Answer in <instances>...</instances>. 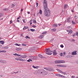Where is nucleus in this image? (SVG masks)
Segmentation results:
<instances>
[{
    "label": "nucleus",
    "mask_w": 78,
    "mask_h": 78,
    "mask_svg": "<svg viewBox=\"0 0 78 78\" xmlns=\"http://www.w3.org/2000/svg\"><path fill=\"white\" fill-rule=\"evenodd\" d=\"M43 3L44 6V16L47 17H49L50 16V11L47 6V1L46 0H44L43 2Z\"/></svg>",
    "instance_id": "1"
},
{
    "label": "nucleus",
    "mask_w": 78,
    "mask_h": 78,
    "mask_svg": "<svg viewBox=\"0 0 78 78\" xmlns=\"http://www.w3.org/2000/svg\"><path fill=\"white\" fill-rule=\"evenodd\" d=\"M45 51L47 52L46 53V54H47V55H51V54H52V53L51 52V51H50V48H46L45 49Z\"/></svg>",
    "instance_id": "2"
},
{
    "label": "nucleus",
    "mask_w": 78,
    "mask_h": 78,
    "mask_svg": "<svg viewBox=\"0 0 78 78\" xmlns=\"http://www.w3.org/2000/svg\"><path fill=\"white\" fill-rule=\"evenodd\" d=\"M44 69H45L46 70H48V71H51V72H53L54 71V70L53 69V68H46L44 67Z\"/></svg>",
    "instance_id": "3"
},
{
    "label": "nucleus",
    "mask_w": 78,
    "mask_h": 78,
    "mask_svg": "<svg viewBox=\"0 0 78 78\" xmlns=\"http://www.w3.org/2000/svg\"><path fill=\"white\" fill-rule=\"evenodd\" d=\"M35 50V47H33L30 48L29 49V51L30 52H33Z\"/></svg>",
    "instance_id": "4"
},
{
    "label": "nucleus",
    "mask_w": 78,
    "mask_h": 78,
    "mask_svg": "<svg viewBox=\"0 0 78 78\" xmlns=\"http://www.w3.org/2000/svg\"><path fill=\"white\" fill-rule=\"evenodd\" d=\"M55 75H56V76H59V77H62V78H66V77L65 76H64L61 75L59 74H55Z\"/></svg>",
    "instance_id": "5"
},
{
    "label": "nucleus",
    "mask_w": 78,
    "mask_h": 78,
    "mask_svg": "<svg viewBox=\"0 0 78 78\" xmlns=\"http://www.w3.org/2000/svg\"><path fill=\"white\" fill-rule=\"evenodd\" d=\"M0 62H2V63H3L4 64H6V63H7V62L6 61L3 60H0Z\"/></svg>",
    "instance_id": "6"
},
{
    "label": "nucleus",
    "mask_w": 78,
    "mask_h": 78,
    "mask_svg": "<svg viewBox=\"0 0 78 78\" xmlns=\"http://www.w3.org/2000/svg\"><path fill=\"white\" fill-rule=\"evenodd\" d=\"M53 53L54 55H57V53L56 52V50H53Z\"/></svg>",
    "instance_id": "7"
},
{
    "label": "nucleus",
    "mask_w": 78,
    "mask_h": 78,
    "mask_svg": "<svg viewBox=\"0 0 78 78\" xmlns=\"http://www.w3.org/2000/svg\"><path fill=\"white\" fill-rule=\"evenodd\" d=\"M71 18L70 17H69L67 19V22H68V23H71V22H70V21L69 19H70Z\"/></svg>",
    "instance_id": "8"
},
{
    "label": "nucleus",
    "mask_w": 78,
    "mask_h": 78,
    "mask_svg": "<svg viewBox=\"0 0 78 78\" xmlns=\"http://www.w3.org/2000/svg\"><path fill=\"white\" fill-rule=\"evenodd\" d=\"M56 70H57L58 72H59L60 73H63V72L61 71V70L57 69H56Z\"/></svg>",
    "instance_id": "9"
},
{
    "label": "nucleus",
    "mask_w": 78,
    "mask_h": 78,
    "mask_svg": "<svg viewBox=\"0 0 78 78\" xmlns=\"http://www.w3.org/2000/svg\"><path fill=\"white\" fill-rule=\"evenodd\" d=\"M76 52H77V51H74L72 52V55H76L77 53H76Z\"/></svg>",
    "instance_id": "10"
},
{
    "label": "nucleus",
    "mask_w": 78,
    "mask_h": 78,
    "mask_svg": "<svg viewBox=\"0 0 78 78\" xmlns=\"http://www.w3.org/2000/svg\"><path fill=\"white\" fill-rule=\"evenodd\" d=\"M60 60H56L55 61V62L56 64H60Z\"/></svg>",
    "instance_id": "11"
},
{
    "label": "nucleus",
    "mask_w": 78,
    "mask_h": 78,
    "mask_svg": "<svg viewBox=\"0 0 78 78\" xmlns=\"http://www.w3.org/2000/svg\"><path fill=\"white\" fill-rule=\"evenodd\" d=\"M67 6H68V5H67L66 4H65L64 7V9H67Z\"/></svg>",
    "instance_id": "12"
},
{
    "label": "nucleus",
    "mask_w": 78,
    "mask_h": 78,
    "mask_svg": "<svg viewBox=\"0 0 78 78\" xmlns=\"http://www.w3.org/2000/svg\"><path fill=\"white\" fill-rule=\"evenodd\" d=\"M16 50H17V51H20V50H22V48H16Z\"/></svg>",
    "instance_id": "13"
},
{
    "label": "nucleus",
    "mask_w": 78,
    "mask_h": 78,
    "mask_svg": "<svg viewBox=\"0 0 78 78\" xmlns=\"http://www.w3.org/2000/svg\"><path fill=\"white\" fill-rule=\"evenodd\" d=\"M39 57L41 58H44V57H43L42 55L41 54H39L38 55Z\"/></svg>",
    "instance_id": "14"
},
{
    "label": "nucleus",
    "mask_w": 78,
    "mask_h": 78,
    "mask_svg": "<svg viewBox=\"0 0 78 78\" xmlns=\"http://www.w3.org/2000/svg\"><path fill=\"white\" fill-rule=\"evenodd\" d=\"M72 56L70 55H68L66 56L65 58H66V59H67V58H72Z\"/></svg>",
    "instance_id": "15"
},
{
    "label": "nucleus",
    "mask_w": 78,
    "mask_h": 78,
    "mask_svg": "<svg viewBox=\"0 0 78 78\" xmlns=\"http://www.w3.org/2000/svg\"><path fill=\"white\" fill-rule=\"evenodd\" d=\"M44 36V35H41L40 36V37H39V38L40 39H42Z\"/></svg>",
    "instance_id": "16"
},
{
    "label": "nucleus",
    "mask_w": 78,
    "mask_h": 78,
    "mask_svg": "<svg viewBox=\"0 0 78 78\" xmlns=\"http://www.w3.org/2000/svg\"><path fill=\"white\" fill-rule=\"evenodd\" d=\"M68 31H69L70 34H72L73 33V31L72 30H68Z\"/></svg>",
    "instance_id": "17"
},
{
    "label": "nucleus",
    "mask_w": 78,
    "mask_h": 78,
    "mask_svg": "<svg viewBox=\"0 0 78 78\" xmlns=\"http://www.w3.org/2000/svg\"><path fill=\"white\" fill-rule=\"evenodd\" d=\"M60 63H65V62L64 60H60Z\"/></svg>",
    "instance_id": "18"
},
{
    "label": "nucleus",
    "mask_w": 78,
    "mask_h": 78,
    "mask_svg": "<svg viewBox=\"0 0 78 78\" xmlns=\"http://www.w3.org/2000/svg\"><path fill=\"white\" fill-rule=\"evenodd\" d=\"M28 28V27H26V26H25L23 28V30H25V29H27Z\"/></svg>",
    "instance_id": "19"
},
{
    "label": "nucleus",
    "mask_w": 78,
    "mask_h": 78,
    "mask_svg": "<svg viewBox=\"0 0 78 78\" xmlns=\"http://www.w3.org/2000/svg\"><path fill=\"white\" fill-rule=\"evenodd\" d=\"M0 43H1V44L3 45L4 44V41H0Z\"/></svg>",
    "instance_id": "20"
},
{
    "label": "nucleus",
    "mask_w": 78,
    "mask_h": 78,
    "mask_svg": "<svg viewBox=\"0 0 78 78\" xmlns=\"http://www.w3.org/2000/svg\"><path fill=\"white\" fill-rule=\"evenodd\" d=\"M15 59H16V60H17L18 61H20V60H21V58H16Z\"/></svg>",
    "instance_id": "21"
},
{
    "label": "nucleus",
    "mask_w": 78,
    "mask_h": 78,
    "mask_svg": "<svg viewBox=\"0 0 78 78\" xmlns=\"http://www.w3.org/2000/svg\"><path fill=\"white\" fill-rule=\"evenodd\" d=\"M41 73H44L45 72V70L44 69H41Z\"/></svg>",
    "instance_id": "22"
},
{
    "label": "nucleus",
    "mask_w": 78,
    "mask_h": 78,
    "mask_svg": "<svg viewBox=\"0 0 78 78\" xmlns=\"http://www.w3.org/2000/svg\"><path fill=\"white\" fill-rule=\"evenodd\" d=\"M61 67H67V66L65 65H61Z\"/></svg>",
    "instance_id": "23"
},
{
    "label": "nucleus",
    "mask_w": 78,
    "mask_h": 78,
    "mask_svg": "<svg viewBox=\"0 0 78 78\" xmlns=\"http://www.w3.org/2000/svg\"><path fill=\"white\" fill-rule=\"evenodd\" d=\"M37 59V56L34 57V60H36V59Z\"/></svg>",
    "instance_id": "24"
},
{
    "label": "nucleus",
    "mask_w": 78,
    "mask_h": 78,
    "mask_svg": "<svg viewBox=\"0 0 78 78\" xmlns=\"http://www.w3.org/2000/svg\"><path fill=\"white\" fill-rule=\"evenodd\" d=\"M53 27H58V25L56 24H55L53 25Z\"/></svg>",
    "instance_id": "25"
},
{
    "label": "nucleus",
    "mask_w": 78,
    "mask_h": 78,
    "mask_svg": "<svg viewBox=\"0 0 78 78\" xmlns=\"http://www.w3.org/2000/svg\"><path fill=\"white\" fill-rule=\"evenodd\" d=\"M37 73H38V71H36L34 72V75H36V74H37Z\"/></svg>",
    "instance_id": "26"
},
{
    "label": "nucleus",
    "mask_w": 78,
    "mask_h": 78,
    "mask_svg": "<svg viewBox=\"0 0 78 78\" xmlns=\"http://www.w3.org/2000/svg\"><path fill=\"white\" fill-rule=\"evenodd\" d=\"M39 13L40 14H42V10H40Z\"/></svg>",
    "instance_id": "27"
},
{
    "label": "nucleus",
    "mask_w": 78,
    "mask_h": 78,
    "mask_svg": "<svg viewBox=\"0 0 78 78\" xmlns=\"http://www.w3.org/2000/svg\"><path fill=\"white\" fill-rule=\"evenodd\" d=\"M30 31H32V32H33L34 31H35V29H30Z\"/></svg>",
    "instance_id": "28"
},
{
    "label": "nucleus",
    "mask_w": 78,
    "mask_h": 78,
    "mask_svg": "<svg viewBox=\"0 0 78 78\" xmlns=\"http://www.w3.org/2000/svg\"><path fill=\"white\" fill-rule=\"evenodd\" d=\"M3 16V13H0V17H2V16Z\"/></svg>",
    "instance_id": "29"
},
{
    "label": "nucleus",
    "mask_w": 78,
    "mask_h": 78,
    "mask_svg": "<svg viewBox=\"0 0 78 78\" xmlns=\"http://www.w3.org/2000/svg\"><path fill=\"white\" fill-rule=\"evenodd\" d=\"M27 62H30V61H32V59H29L27 60Z\"/></svg>",
    "instance_id": "30"
},
{
    "label": "nucleus",
    "mask_w": 78,
    "mask_h": 78,
    "mask_svg": "<svg viewBox=\"0 0 78 78\" xmlns=\"http://www.w3.org/2000/svg\"><path fill=\"white\" fill-rule=\"evenodd\" d=\"M54 40V38H52L51 40L49 41L50 42H53V41Z\"/></svg>",
    "instance_id": "31"
},
{
    "label": "nucleus",
    "mask_w": 78,
    "mask_h": 78,
    "mask_svg": "<svg viewBox=\"0 0 78 78\" xmlns=\"http://www.w3.org/2000/svg\"><path fill=\"white\" fill-rule=\"evenodd\" d=\"M38 72L39 73H41V69L38 71Z\"/></svg>",
    "instance_id": "32"
},
{
    "label": "nucleus",
    "mask_w": 78,
    "mask_h": 78,
    "mask_svg": "<svg viewBox=\"0 0 78 78\" xmlns=\"http://www.w3.org/2000/svg\"><path fill=\"white\" fill-rule=\"evenodd\" d=\"M72 23L73 25H75V22L73 20L72 21Z\"/></svg>",
    "instance_id": "33"
},
{
    "label": "nucleus",
    "mask_w": 78,
    "mask_h": 78,
    "mask_svg": "<svg viewBox=\"0 0 78 78\" xmlns=\"http://www.w3.org/2000/svg\"><path fill=\"white\" fill-rule=\"evenodd\" d=\"M47 32L46 31L44 33H42V34H47Z\"/></svg>",
    "instance_id": "34"
},
{
    "label": "nucleus",
    "mask_w": 78,
    "mask_h": 78,
    "mask_svg": "<svg viewBox=\"0 0 78 78\" xmlns=\"http://www.w3.org/2000/svg\"><path fill=\"white\" fill-rule=\"evenodd\" d=\"M51 30H52L53 31H55L56 30V29H53Z\"/></svg>",
    "instance_id": "35"
},
{
    "label": "nucleus",
    "mask_w": 78,
    "mask_h": 78,
    "mask_svg": "<svg viewBox=\"0 0 78 78\" xmlns=\"http://www.w3.org/2000/svg\"><path fill=\"white\" fill-rule=\"evenodd\" d=\"M20 61H25L26 60L25 59H23L22 58H21Z\"/></svg>",
    "instance_id": "36"
},
{
    "label": "nucleus",
    "mask_w": 78,
    "mask_h": 78,
    "mask_svg": "<svg viewBox=\"0 0 78 78\" xmlns=\"http://www.w3.org/2000/svg\"><path fill=\"white\" fill-rule=\"evenodd\" d=\"M68 29H72V27H68Z\"/></svg>",
    "instance_id": "37"
},
{
    "label": "nucleus",
    "mask_w": 78,
    "mask_h": 78,
    "mask_svg": "<svg viewBox=\"0 0 78 78\" xmlns=\"http://www.w3.org/2000/svg\"><path fill=\"white\" fill-rule=\"evenodd\" d=\"M2 51V53H3V52L5 53L6 52V51L5 50H3Z\"/></svg>",
    "instance_id": "38"
},
{
    "label": "nucleus",
    "mask_w": 78,
    "mask_h": 78,
    "mask_svg": "<svg viewBox=\"0 0 78 78\" xmlns=\"http://www.w3.org/2000/svg\"><path fill=\"white\" fill-rule=\"evenodd\" d=\"M57 67H61V65H57Z\"/></svg>",
    "instance_id": "39"
},
{
    "label": "nucleus",
    "mask_w": 78,
    "mask_h": 78,
    "mask_svg": "<svg viewBox=\"0 0 78 78\" xmlns=\"http://www.w3.org/2000/svg\"><path fill=\"white\" fill-rule=\"evenodd\" d=\"M23 58H27V55H23Z\"/></svg>",
    "instance_id": "40"
},
{
    "label": "nucleus",
    "mask_w": 78,
    "mask_h": 78,
    "mask_svg": "<svg viewBox=\"0 0 78 78\" xmlns=\"http://www.w3.org/2000/svg\"><path fill=\"white\" fill-rule=\"evenodd\" d=\"M4 48H5V49H8V46L4 47Z\"/></svg>",
    "instance_id": "41"
},
{
    "label": "nucleus",
    "mask_w": 78,
    "mask_h": 78,
    "mask_svg": "<svg viewBox=\"0 0 78 78\" xmlns=\"http://www.w3.org/2000/svg\"><path fill=\"white\" fill-rule=\"evenodd\" d=\"M8 10V9H3V11H7Z\"/></svg>",
    "instance_id": "42"
},
{
    "label": "nucleus",
    "mask_w": 78,
    "mask_h": 78,
    "mask_svg": "<svg viewBox=\"0 0 78 78\" xmlns=\"http://www.w3.org/2000/svg\"><path fill=\"white\" fill-rule=\"evenodd\" d=\"M59 55L61 56H62V53H60Z\"/></svg>",
    "instance_id": "43"
},
{
    "label": "nucleus",
    "mask_w": 78,
    "mask_h": 78,
    "mask_svg": "<svg viewBox=\"0 0 78 78\" xmlns=\"http://www.w3.org/2000/svg\"><path fill=\"white\" fill-rule=\"evenodd\" d=\"M74 17L75 19H77V18H78V17H77V16H74Z\"/></svg>",
    "instance_id": "44"
},
{
    "label": "nucleus",
    "mask_w": 78,
    "mask_h": 78,
    "mask_svg": "<svg viewBox=\"0 0 78 78\" xmlns=\"http://www.w3.org/2000/svg\"><path fill=\"white\" fill-rule=\"evenodd\" d=\"M36 5H37L36 7L37 8V6H38V5H39V4H38V3L37 2L36 3Z\"/></svg>",
    "instance_id": "45"
},
{
    "label": "nucleus",
    "mask_w": 78,
    "mask_h": 78,
    "mask_svg": "<svg viewBox=\"0 0 78 78\" xmlns=\"http://www.w3.org/2000/svg\"><path fill=\"white\" fill-rule=\"evenodd\" d=\"M32 27H33V28H36V26L35 25L32 26Z\"/></svg>",
    "instance_id": "46"
},
{
    "label": "nucleus",
    "mask_w": 78,
    "mask_h": 78,
    "mask_svg": "<svg viewBox=\"0 0 78 78\" xmlns=\"http://www.w3.org/2000/svg\"><path fill=\"white\" fill-rule=\"evenodd\" d=\"M18 72L19 71H17V72H14V73H13H13H15V74H17V73H18Z\"/></svg>",
    "instance_id": "47"
},
{
    "label": "nucleus",
    "mask_w": 78,
    "mask_h": 78,
    "mask_svg": "<svg viewBox=\"0 0 78 78\" xmlns=\"http://www.w3.org/2000/svg\"><path fill=\"white\" fill-rule=\"evenodd\" d=\"M76 36H78V32H77L76 33Z\"/></svg>",
    "instance_id": "48"
},
{
    "label": "nucleus",
    "mask_w": 78,
    "mask_h": 78,
    "mask_svg": "<svg viewBox=\"0 0 78 78\" xmlns=\"http://www.w3.org/2000/svg\"><path fill=\"white\" fill-rule=\"evenodd\" d=\"M20 17H21L20 16H19V17L17 18V20L19 19H20Z\"/></svg>",
    "instance_id": "49"
},
{
    "label": "nucleus",
    "mask_w": 78,
    "mask_h": 78,
    "mask_svg": "<svg viewBox=\"0 0 78 78\" xmlns=\"http://www.w3.org/2000/svg\"><path fill=\"white\" fill-rule=\"evenodd\" d=\"M16 56H22V55H19V54H17Z\"/></svg>",
    "instance_id": "50"
},
{
    "label": "nucleus",
    "mask_w": 78,
    "mask_h": 78,
    "mask_svg": "<svg viewBox=\"0 0 78 78\" xmlns=\"http://www.w3.org/2000/svg\"><path fill=\"white\" fill-rule=\"evenodd\" d=\"M60 47H61V48H63L64 47V46L62 45H61Z\"/></svg>",
    "instance_id": "51"
},
{
    "label": "nucleus",
    "mask_w": 78,
    "mask_h": 78,
    "mask_svg": "<svg viewBox=\"0 0 78 78\" xmlns=\"http://www.w3.org/2000/svg\"><path fill=\"white\" fill-rule=\"evenodd\" d=\"M32 67L33 68H34V69H36V66H34L33 65L32 66Z\"/></svg>",
    "instance_id": "52"
},
{
    "label": "nucleus",
    "mask_w": 78,
    "mask_h": 78,
    "mask_svg": "<svg viewBox=\"0 0 78 78\" xmlns=\"http://www.w3.org/2000/svg\"><path fill=\"white\" fill-rule=\"evenodd\" d=\"M34 20V23H36V20Z\"/></svg>",
    "instance_id": "53"
},
{
    "label": "nucleus",
    "mask_w": 78,
    "mask_h": 78,
    "mask_svg": "<svg viewBox=\"0 0 78 78\" xmlns=\"http://www.w3.org/2000/svg\"><path fill=\"white\" fill-rule=\"evenodd\" d=\"M25 38H26V39H28V36H27L25 37Z\"/></svg>",
    "instance_id": "54"
},
{
    "label": "nucleus",
    "mask_w": 78,
    "mask_h": 78,
    "mask_svg": "<svg viewBox=\"0 0 78 78\" xmlns=\"http://www.w3.org/2000/svg\"><path fill=\"white\" fill-rule=\"evenodd\" d=\"M22 45L23 46H26V45H26L24 44H22Z\"/></svg>",
    "instance_id": "55"
},
{
    "label": "nucleus",
    "mask_w": 78,
    "mask_h": 78,
    "mask_svg": "<svg viewBox=\"0 0 78 78\" xmlns=\"http://www.w3.org/2000/svg\"><path fill=\"white\" fill-rule=\"evenodd\" d=\"M23 21L24 23H25V20H23Z\"/></svg>",
    "instance_id": "56"
},
{
    "label": "nucleus",
    "mask_w": 78,
    "mask_h": 78,
    "mask_svg": "<svg viewBox=\"0 0 78 78\" xmlns=\"http://www.w3.org/2000/svg\"><path fill=\"white\" fill-rule=\"evenodd\" d=\"M17 53L13 54V55H14L15 56H17Z\"/></svg>",
    "instance_id": "57"
},
{
    "label": "nucleus",
    "mask_w": 78,
    "mask_h": 78,
    "mask_svg": "<svg viewBox=\"0 0 78 78\" xmlns=\"http://www.w3.org/2000/svg\"><path fill=\"white\" fill-rule=\"evenodd\" d=\"M39 68V66H37L36 67L35 69H38Z\"/></svg>",
    "instance_id": "58"
},
{
    "label": "nucleus",
    "mask_w": 78,
    "mask_h": 78,
    "mask_svg": "<svg viewBox=\"0 0 78 78\" xmlns=\"http://www.w3.org/2000/svg\"><path fill=\"white\" fill-rule=\"evenodd\" d=\"M16 45L17 46H19V44H16Z\"/></svg>",
    "instance_id": "59"
},
{
    "label": "nucleus",
    "mask_w": 78,
    "mask_h": 78,
    "mask_svg": "<svg viewBox=\"0 0 78 78\" xmlns=\"http://www.w3.org/2000/svg\"><path fill=\"white\" fill-rule=\"evenodd\" d=\"M21 56V57H20V58H23V56Z\"/></svg>",
    "instance_id": "60"
},
{
    "label": "nucleus",
    "mask_w": 78,
    "mask_h": 78,
    "mask_svg": "<svg viewBox=\"0 0 78 78\" xmlns=\"http://www.w3.org/2000/svg\"><path fill=\"white\" fill-rule=\"evenodd\" d=\"M63 54L64 55H66V52H64Z\"/></svg>",
    "instance_id": "61"
},
{
    "label": "nucleus",
    "mask_w": 78,
    "mask_h": 78,
    "mask_svg": "<svg viewBox=\"0 0 78 78\" xmlns=\"http://www.w3.org/2000/svg\"><path fill=\"white\" fill-rule=\"evenodd\" d=\"M36 15L37 16H38L39 15V12L37 13V14H36Z\"/></svg>",
    "instance_id": "62"
},
{
    "label": "nucleus",
    "mask_w": 78,
    "mask_h": 78,
    "mask_svg": "<svg viewBox=\"0 0 78 78\" xmlns=\"http://www.w3.org/2000/svg\"><path fill=\"white\" fill-rule=\"evenodd\" d=\"M72 78H75V76H72Z\"/></svg>",
    "instance_id": "63"
},
{
    "label": "nucleus",
    "mask_w": 78,
    "mask_h": 78,
    "mask_svg": "<svg viewBox=\"0 0 78 78\" xmlns=\"http://www.w3.org/2000/svg\"><path fill=\"white\" fill-rule=\"evenodd\" d=\"M17 22H19V23L20 22V20H17Z\"/></svg>",
    "instance_id": "64"
}]
</instances>
